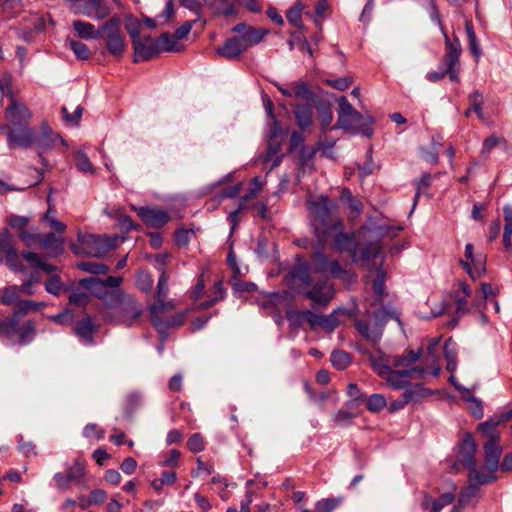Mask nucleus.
Here are the masks:
<instances>
[{
  "label": "nucleus",
  "mask_w": 512,
  "mask_h": 512,
  "mask_svg": "<svg viewBox=\"0 0 512 512\" xmlns=\"http://www.w3.org/2000/svg\"><path fill=\"white\" fill-rule=\"evenodd\" d=\"M144 307L134 296L120 290L102 312L105 321L131 327L143 314Z\"/></svg>",
  "instance_id": "nucleus-1"
},
{
  "label": "nucleus",
  "mask_w": 512,
  "mask_h": 512,
  "mask_svg": "<svg viewBox=\"0 0 512 512\" xmlns=\"http://www.w3.org/2000/svg\"><path fill=\"white\" fill-rule=\"evenodd\" d=\"M374 322L368 323L364 320H356L357 331L367 340L377 343L383 334V327L389 319L400 322L397 313L387 307H382L373 312Z\"/></svg>",
  "instance_id": "nucleus-2"
},
{
  "label": "nucleus",
  "mask_w": 512,
  "mask_h": 512,
  "mask_svg": "<svg viewBox=\"0 0 512 512\" xmlns=\"http://www.w3.org/2000/svg\"><path fill=\"white\" fill-rule=\"evenodd\" d=\"M315 236L319 242V244H325L328 241L332 240L334 246L339 251H349L353 249L355 235L347 234L342 232V221L336 220L331 222L330 226L325 227L320 230L319 227L315 228Z\"/></svg>",
  "instance_id": "nucleus-3"
},
{
  "label": "nucleus",
  "mask_w": 512,
  "mask_h": 512,
  "mask_svg": "<svg viewBox=\"0 0 512 512\" xmlns=\"http://www.w3.org/2000/svg\"><path fill=\"white\" fill-rule=\"evenodd\" d=\"M78 241L87 255L101 258L109 251L115 249L123 241V238L119 236L108 237L106 235L89 234L85 236L79 235Z\"/></svg>",
  "instance_id": "nucleus-4"
},
{
  "label": "nucleus",
  "mask_w": 512,
  "mask_h": 512,
  "mask_svg": "<svg viewBox=\"0 0 512 512\" xmlns=\"http://www.w3.org/2000/svg\"><path fill=\"white\" fill-rule=\"evenodd\" d=\"M0 130L6 136L10 148L27 149L35 142L36 130L28 125H2Z\"/></svg>",
  "instance_id": "nucleus-5"
},
{
  "label": "nucleus",
  "mask_w": 512,
  "mask_h": 512,
  "mask_svg": "<svg viewBox=\"0 0 512 512\" xmlns=\"http://www.w3.org/2000/svg\"><path fill=\"white\" fill-rule=\"evenodd\" d=\"M335 207V203L330 201L324 195H320L316 198H310L308 200V212L314 221V229L319 227L320 230H322L331 225L329 217Z\"/></svg>",
  "instance_id": "nucleus-6"
},
{
  "label": "nucleus",
  "mask_w": 512,
  "mask_h": 512,
  "mask_svg": "<svg viewBox=\"0 0 512 512\" xmlns=\"http://www.w3.org/2000/svg\"><path fill=\"white\" fill-rule=\"evenodd\" d=\"M337 103V122L334 128L353 130L358 126L360 127L361 121L365 117L350 104L348 99L345 96H341L338 98Z\"/></svg>",
  "instance_id": "nucleus-7"
},
{
  "label": "nucleus",
  "mask_w": 512,
  "mask_h": 512,
  "mask_svg": "<svg viewBox=\"0 0 512 512\" xmlns=\"http://www.w3.org/2000/svg\"><path fill=\"white\" fill-rule=\"evenodd\" d=\"M494 479L493 475H486L480 471H472L468 474L469 485L462 489L459 494L460 506L470 503L473 499L480 497V486Z\"/></svg>",
  "instance_id": "nucleus-8"
},
{
  "label": "nucleus",
  "mask_w": 512,
  "mask_h": 512,
  "mask_svg": "<svg viewBox=\"0 0 512 512\" xmlns=\"http://www.w3.org/2000/svg\"><path fill=\"white\" fill-rule=\"evenodd\" d=\"M80 286L89 290L93 295L103 301L105 307L114 299L120 289L108 290L104 280L97 277H88L79 281Z\"/></svg>",
  "instance_id": "nucleus-9"
},
{
  "label": "nucleus",
  "mask_w": 512,
  "mask_h": 512,
  "mask_svg": "<svg viewBox=\"0 0 512 512\" xmlns=\"http://www.w3.org/2000/svg\"><path fill=\"white\" fill-rule=\"evenodd\" d=\"M424 369L422 367H413L412 369H390L387 374L380 378L386 381V384L394 390L406 388L408 386V378H411L414 373L422 374Z\"/></svg>",
  "instance_id": "nucleus-10"
},
{
  "label": "nucleus",
  "mask_w": 512,
  "mask_h": 512,
  "mask_svg": "<svg viewBox=\"0 0 512 512\" xmlns=\"http://www.w3.org/2000/svg\"><path fill=\"white\" fill-rule=\"evenodd\" d=\"M31 116L32 114L25 104L18 102L13 97L11 98V103L7 106L5 110V117L8 121L6 125H27Z\"/></svg>",
  "instance_id": "nucleus-11"
},
{
  "label": "nucleus",
  "mask_w": 512,
  "mask_h": 512,
  "mask_svg": "<svg viewBox=\"0 0 512 512\" xmlns=\"http://www.w3.org/2000/svg\"><path fill=\"white\" fill-rule=\"evenodd\" d=\"M65 145L64 140L59 134L55 133L46 122L41 124V130L36 132L34 146L37 148L39 155L42 152L52 149L57 143Z\"/></svg>",
  "instance_id": "nucleus-12"
},
{
  "label": "nucleus",
  "mask_w": 512,
  "mask_h": 512,
  "mask_svg": "<svg viewBox=\"0 0 512 512\" xmlns=\"http://www.w3.org/2000/svg\"><path fill=\"white\" fill-rule=\"evenodd\" d=\"M305 296L311 299L314 305L325 307L334 297V290L328 281H320L307 290Z\"/></svg>",
  "instance_id": "nucleus-13"
},
{
  "label": "nucleus",
  "mask_w": 512,
  "mask_h": 512,
  "mask_svg": "<svg viewBox=\"0 0 512 512\" xmlns=\"http://www.w3.org/2000/svg\"><path fill=\"white\" fill-rule=\"evenodd\" d=\"M136 211L142 221L152 228H160L170 219L166 211L157 207H140Z\"/></svg>",
  "instance_id": "nucleus-14"
},
{
  "label": "nucleus",
  "mask_w": 512,
  "mask_h": 512,
  "mask_svg": "<svg viewBox=\"0 0 512 512\" xmlns=\"http://www.w3.org/2000/svg\"><path fill=\"white\" fill-rule=\"evenodd\" d=\"M174 308L175 303L166 299H157L156 303L150 306L151 321L159 332L163 333L166 326L162 315L173 311Z\"/></svg>",
  "instance_id": "nucleus-15"
},
{
  "label": "nucleus",
  "mask_w": 512,
  "mask_h": 512,
  "mask_svg": "<svg viewBox=\"0 0 512 512\" xmlns=\"http://www.w3.org/2000/svg\"><path fill=\"white\" fill-rule=\"evenodd\" d=\"M476 443L470 435H467L460 446L458 462L464 465L469 472L478 471L475 461Z\"/></svg>",
  "instance_id": "nucleus-16"
},
{
  "label": "nucleus",
  "mask_w": 512,
  "mask_h": 512,
  "mask_svg": "<svg viewBox=\"0 0 512 512\" xmlns=\"http://www.w3.org/2000/svg\"><path fill=\"white\" fill-rule=\"evenodd\" d=\"M159 53L158 39L154 40L150 36L145 37L140 43H135L134 62L150 60Z\"/></svg>",
  "instance_id": "nucleus-17"
},
{
  "label": "nucleus",
  "mask_w": 512,
  "mask_h": 512,
  "mask_svg": "<svg viewBox=\"0 0 512 512\" xmlns=\"http://www.w3.org/2000/svg\"><path fill=\"white\" fill-rule=\"evenodd\" d=\"M499 441H486L484 444V468L489 472L488 475H493L499 466V459L502 453V447L498 444Z\"/></svg>",
  "instance_id": "nucleus-18"
},
{
  "label": "nucleus",
  "mask_w": 512,
  "mask_h": 512,
  "mask_svg": "<svg viewBox=\"0 0 512 512\" xmlns=\"http://www.w3.org/2000/svg\"><path fill=\"white\" fill-rule=\"evenodd\" d=\"M441 31L445 39V63L448 68L459 66V57L462 49L460 41L455 38L453 41L449 38L444 28L441 26Z\"/></svg>",
  "instance_id": "nucleus-19"
},
{
  "label": "nucleus",
  "mask_w": 512,
  "mask_h": 512,
  "mask_svg": "<svg viewBox=\"0 0 512 512\" xmlns=\"http://www.w3.org/2000/svg\"><path fill=\"white\" fill-rule=\"evenodd\" d=\"M380 253V246L376 242L367 245L355 244L351 250V258L353 262H368Z\"/></svg>",
  "instance_id": "nucleus-20"
},
{
  "label": "nucleus",
  "mask_w": 512,
  "mask_h": 512,
  "mask_svg": "<svg viewBox=\"0 0 512 512\" xmlns=\"http://www.w3.org/2000/svg\"><path fill=\"white\" fill-rule=\"evenodd\" d=\"M368 360L372 370L379 376H384L391 369V355L381 350L369 353Z\"/></svg>",
  "instance_id": "nucleus-21"
},
{
  "label": "nucleus",
  "mask_w": 512,
  "mask_h": 512,
  "mask_svg": "<svg viewBox=\"0 0 512 512\" xmlns=\"http://www.w3.org/2000/svg\"><path fill=\"white\" fill-rule=\"evenodd\" d=\"M459 263L472 279H477L485 272L486 256L477 253L471 260L464 261L461 259Z\"/></svg>",
  "instance_id": "nucleus-22"
},
{
  "label": "nucleus",
  "mask_w": 512,
  "mask_h": 512,
  "mask_svg": "<svg viewBox=\"0 0 512 512\" xmlns=\"http://www.w3.org/2000/svg\"><path fill=\"white\" fill-rule=\"evenodd\" d=\"M423 354V349L420 348L417 351L409 350L404 355H391V368L400 369H412L413 364L420 359Z\"/></svg>",
  "instance_id": "nucleus-23"
},
{
  "label": "nucleus",
  "mask_w": 512,
  "mask_h": 512,
  "mask_svg": "<svg viewBox=\"0 0 512 512\" xmlns=\"http://www.w3.org/2000/svg\"><path fill=\"white\" fill-rule=\"evenodd\" d=\"M293 114L297 125L302 131H305L313 123V106L311 104H297L293 108Z\"/></svg>",
  "instance_id": "nucleus-24"
},
{
  "label": "nucleus",
  "mask_w": 512,
  "mask_h": 512,
  "mask_svg": "<svg viewBox=\"0 0 512 512\" xmlns=\"http://www.w3.org/2000/svg\"><path fill=\"white\" fill-rule=\"evenodd\" d=\"M245 51L240 38L232 37L222 46L216 48V53L227 59H236Z\"/></svg>",
  "instance_id": "nucleus-25"
},
{
  "label": "nucleus",
  "mask_w": 512,
  "mask_h": 512,
  "mask_svg": "<svg viewBox=\"0 0 512 512\" xmlns=\"http://www.w3.org/2000/svg\"><path fill=\"white\" fill-rule=\"evenodd\" d=\"M455 495L451 492L443 493L438 499H433L429 495H425L421 504L422 508L430 512H440L445 506L453 503Z\"/></svg>",
  "instance_id": "nucleus-26"
},
{
  "label": "nucleus",
  "mask_w": 512,
  "mask_h": 512,
  "mask_svg": "<svg viewBox=\"0 0 512 512\" xmlns=\"http://www.w3.org/2000/svg\"><path fill=\"white\" fill-rule=\"evenodd\" d=\"M267 33L268 30L263 28H248L244 33H242L238 37L240 38V41L246 51L248 48L260 43L263 40V38L267 35Z\"/></svg>",
  "instance_id": "nucleus-27"
},
{
  "label": "nucleus",
  "mask_w": 512,
  "mask_h": 512,
  "mask_svg": "<svg viewBox=\"0 0 512 512\" xmlns=\"http://www.w3.org/2000/svg\"><path fill=\"white\" fill-rule=\"evenodd\" d=\"M73 29L82 39H99L100 32L92 23L81 20H75L72 23Z\"/></svg>",
  "instance_id": "nucleus-28"
},
{
  "label": "nucleus",
  "mask_w": 512,
  "mask_h": 512,
  "mask_svg": "<svg viewBox=\"0 0 512 512\" xmlns=\"http://www.w3.org/2000/svg\"><path fill=\"white\" fill-rule=\"evenodd\" d=\"M36 325L32 320H28L22 325L17 320V327H15V336H18V341L21 344H28L32 342L35 337Z\"/></svg>",
  "instance_id": "nucleus-29"
},
{
  "label": "nucleus",
  "mask_w": 512,
  "mask_h": 512,
  "mask_svg": "<svg viewBox=\"0 0 512 512\" xmlns=\"http://www.w3.org/2000/svg\"><path fill=\"white\" fill-rule=\"evenodd\" d=\"M100 38L109 39L121 35V20L118 16L111 17L99 27Z\"/></svg>",
  "instance_id": "nucleus-30"
},
{
  "label": "nucleus",
  "mask_w": 512,
  "mask_h": 512,
  "mask_svg": "<svg viewBox=\"0 0 512 512\" xmlns=\"http://www.w3.org/2000/svg\"><path fill=\"white\" fill-rule=\"evenodd\" d=\"M283 141L281 140H268V147L267 152L264 157V162H272V165L270 166V171L274 169L275 167L279 166L282 161V155H280V147Z\"/></svg>",
  "instance_id": "nucleus-31"
},
{
  "label": "nucleus",
  "mask_w": 512,
  "mask_h": 512,
  "mask_svg": "<svg viewBox=\"0 0 512 512\" xmlns=\"http://www.w3.org/2000/svg\"><path fill=\"white\" fill-rule=\"evenodd\" d=\"M43 302H35L32 300H20L13 309V313L10 318H16L20 320L22 316H25L30 311H37L44 307Z\"/></svg>",
  "instance_id": "nucleus-32"
},
{
  "label": "nucleus",
  "mask_w": 512,
  "mask_h": 512,
  "mask_svg": "<svg viewBox=\"0 0 512 512\" xmlns=\"http://www.w3.org/2000/svg\"><path fill=\"white\" fill-rule=\"evenodd\" d=\"M508 419L503 418V414L497 421L488 420L480 423L478 429L488 438L487 441H499L500 433L497 430L498 425L501 422L507 421Z\"/></svg>",
  "instance_id": "nucleus-33"
},
{
  "label": "nucleus",
  "mask_w": 512,
  "mask_h": 512,
  "mask_svg": "<svg viewBox=\"0 0 512 512\" xmlns=\"http://www.w3.org/2000/svg\"><path fill=\"white\" fill-rule=\"evenodd\" d=\"M95 326L90 318H86L79 322L75 327L76 335L85 343L91 344L93 342V334Z\"/></svg>",
  "instance_id": "nucleus-34"
},
{
  "label": "nucleus",
  "mask_w": 512,
  "mask_h": 512,
  "mask_svg": "<svg viewBox=\"0 0 512 512\" xmlns=\"http://www.w3.org/2000/svg\"><path fill=\"white\" fill-rule=\"evenodd\" d=\"M403 389L404 392L402 393L400 398H402L406 404L430 394V391L428 389L423 388L421 385L418 384L411 385L410 382H408V386H406V388Z\"/></svg>",
  "instance_id": "nucleus-35"
},
{
  "label": "nucleus",
  "mask_w": 512,
  "mask_h": 512,
  "mask_svg": "<svg viewBox=\"0 0 512 512\" xmlns=\"http://www.w3.org/2000/svg\"><path fill=\"white\" fill-rule=\"evenodd\" d=\"M159 51L161 52H179L182 46L178 43V39L175 35L169 33H163L158 38Z\"/></svg>",
  "instance_id": "nucleus-36"
},
{
  "label": "nucleus",
  "mask_w": 512,
  "mask_h": 512,
  "mask_svg": "<svg viewBox=\"0 0 512 512\" xmlns=\"http://www.w3.org/2000/svg\"><path fill=\"white\" fill-rule=\"evenodd\" d=\"M41 245L54 255L60 254L63 251V239L57 237L54 233L45 234L41 239Z\"/></svg>",
  "instance_id": "nucleus-37"
},
{
  "label": "nucleus",
  "mask_w": 512,
  "mask_h": 512,
  "mask_svg": "<svg viewBox=\"0 0 512 512\" xmlns=\"http://www.w3.org/2000/svg\"><path fill=\"white\" fill-rule=\"evenodd\" d=\"M504 213V233H503V243L507 250H509L512 246V208L510 206H505L503 208Z\"/></svg>",
  "instance_id": "nucleus-38"
},
{
  "label": "nucleus",
  "mask_w": 512,
  "mask_h": 512,
  "mask_svg": "<svg viewBox=\"0 0 512 512\" xmlns=\"http://www.w3.org/2000/svg\"><path fill=\"white\" fill-rule=\"evenodd\" d=\"M343 311H344V309L337 308L332 313H330L328 315L320 314V328H322L328 332L334 331L340 324L338 314Z\"/></svg>",
  "instance_id": "nucleus-39"
},
{
  "label": "nucleus",
  "mask_w": 512,
  "mask_h": 512,
  "mask_svg": "<svg viewBox=\"0 0 512 512\" xmlns=\"http://www.w3.org/2000/svg\"><path fill=\"white\" fill-rule=\"evenodd\" d=\"M106 46L108 51L116 58H120L125 51V40L124 36L121 34L116 37H112L106 39Z\"/></svg>",
  "instance_id": "nucleus-40"
},
{
  "label": "nucleus",
  "mask_w": 512,
  "mask_h": 512,
  "mask_svg": "<svg viewBox=\"0 0 512 512\" xmlns=\"http://www.w3.org/2000/svg\"><path fill=\"white\" fill-rule=\"evenodd\" d=\"M214 293L215 295L211 297L210 299L203 301L198 304L197 309L198 310H205L213 305H215L218 301L222 300L225 296V292L223 289L222 281L218 280L214 284Z\"/></svg>",
  "instance_id": "nucleus-41"
},
{
  "label": "nucleus",
  "mask_w": 512,
  "mask_h": 512,
  "mask_svg": "<svg viewBox=\"0 0 512 512\" xmlns=\"http://www.w3.org/2000/svg\"><path fill=\"white\" fill-rule=\"evenodd\" d=\"M20 300V292L17 285L6 287L0 297L1 303L7 306L14 305L15 307Z\"/></svg>",
  "instance_id": "nucleus-42"
},
{
  "label": "nucleus",
  "mask_w": 512,
  "mask_h": 512,
  "mask_svg": "<svg viewBox=\"0 0 512 512\" xmlns=\"http://www.w3.org/2000/svg\"><path fill=\"white\" fill-rule=\"evenodd\" d=\"M77 267L84 272L94 275H104L109 272V267L103 263L84 261L77 264Z\"/></svg>",
  "instance_id": "nucleus-43"
},
{
  "label": "nucleus",
  "mask_w": 512,
  "mask_h": 512,
  "mask_svg": "<svg viewBox=\"0 0 512 512\" xmlns=\"http://www.w3.org/2000/svg\"><path fill=\"white\" fill-rule=\"evenodd\" d=\"M15 327H17L16 318L0 319V337H5L8 340H14Z\"/></svg>",
  "instance_id": "nucleus-44"
},
{
  "label": "nucleus",
  "mask_w": 512,
  "mask_h": 512,
  "mask_svg": "<svg viewBox=\"0 0 512 512\" xmlns=\"http://www.w3.org/2000/svg\"><path fill=\"white\" fill-rule=\"evenodd\" d=\"M432 175L429 173L424 174L419 180H416L414 182V186L416 189V194L413 201V209H415L418 199L421 195L425 194V190L431 185L432 183Z\"/></svg>",
  "instance_id": "nucleus-45"
},
{
  "label": "nucleus",
  "mask_w": 512,
  "mask_h": 512,
  "mask_svg": "<svg viewBox=\"0 0 512 512\" xmlns=\"http://www.w3.org/2000/svg\"><path fill=\"white\" fill-rule=\"evenodd\" d=\"M465 30L467 33L469 49L475 58H479L482 55V50L479 46L475 31L470 22H466Z\"/></svg>",
  "instance_id": "nucleus-46"
},
{
  "label": "nucleus",
  "mask_w": 512,
  "mask_h": 512,
  "mask_svg": "<svg viewBox=\"0 0 512 512\" xmlns=\"http://www.w3.org/2000/svg\"><path fill=\"white\" fill-rule=\"evenodd\" d=\"M331 363L338 370H343L351 363V357L342 350L333 351L331 354Z\"/></svg>",
  "instance_id": "nucleus-47"
},
{
  "label": "nucleus",
  "mask_w": 512,
  "mask_h": 512,
  "mask_svg": "<svg viewBox=\"0 0 512 512\" xmlns=\"http://www.w3.org/2000/svg\"><path fill=\"white\" fill-rule=\"evenodd\" d=\"M136 286L139 290L145 293H149L153 288V279L151 275L146 271H138L136 274Z\"/></svg>",
  "instance_id": "nucleus-48"
},
{
  "label": "nucleus",
  "mask_w": 512,
  "mask_h": 512,
  "mask_svg": "<svg viewBox=\"0 0 512 512\" xmlns=\"http://www.w3.org/2000/svg\"><path fill=\"white\" fill-rule=\"evenodd\" d=\"M93 7V19L102 20L111 13V8L103 0H90Z\"/></svg>",
  "instance_id": "nucleus-49"
},
{
  "label": "nucleus",
  "mask_w": 512,
  "mask_h": 512,
  "mask_svg": "<svg viewBox=\"0 0 512 512\" xmlns=\"http://www.w3.org/2000/svg\"><path fill=\"white\" fill-rule=\"evenodd\" d=\"M342 502L341 498L321 499L315 504L316 512H332Z\"/></svg>",
  "instance_id": "nucleus-50"
},
{
  "label": "nucleus",
  "mask_w": 512,
  "mask_h": 512,
  "mask_svg": "<svg viewBox=\"0 0 512 512\" xmlns=\"http://www.w3.org/2000/svg\"><path fill=\"white\" fill-rule=\"evenodd\" d=\"M286 318L292 328H300L306 319V310H288Z\"/></svg>",
  "instance_id": "nucleus-51"
},
{
  "label": "nucleus",
  "mask_w": 512,
  "mask_h": 512,
  "mask_svg": "<svg viewBox=\"0 0 512 512\" xmlns=\"http://www.w3.org/2000/svg\"><path fill=\"white\" fill-rule=\"evenodd\" d=\"M5 256L6 263L11 270L15 272H22L25 270L24 266L21 264L19 260L17 251L13 246H11V248L8 250Z\"/></svg>",
  "instance_id": "nucleus-52"
},
{
  "label": "nucleus",
  "mask_w": 512,
  "mask_h": 512,
  "mask_svg": "<svg viewBox=\"0 0 512 512\" xmlns=\"http://www.w3.org/2000/svg\"><path fill=\"white\" fill-rule=\"evenodd\" d=\"M69 47L76 57L81 60H87L90 57V50L86 44L77 40H70Z\"/></svg>",
  "instance_id": "nucleus-53"
},
{
  "label": "nucleus",
  "mask_w": 512,
  "mask_h": 512,
  "mask_svg": "<svg viewBox=\"0 0 512 512\" xmlns=\"http://www.w3.org/2000/svg\"><path fill=\"white\" fill-rule=\"evenodd\" d=\"M386 406V398L382 394H372L367 399V409L371 412H379Z\"/></svg>",
  "instance_id": "nucleus-54"
},
{
  "label": "nucleus",
  "mask_w": 512,
  "mask_h": 512,
  "mask_svg": "<svg viewBox=\"0 0 512 512\" xmlns=\"http://www.w3.org/2000/svg\"><path fill=\"white\" fill-rule=\"evenodd\" d=\"M66 475L70 482L80 481L85 475L84 463L80 460H76L71 467L67 470Z\"/></svg>",
  "instance_id": "nucleus-55"
},
{
  "label": "nucleus",
  "mask_w": 512,
  "mask_h": 512,
  "mask_svg": "<svg viewBox=\"0 0 512 512\" xmlns=\"http://www.w3.org/2000/svg\"><path fill=\"white\" fill-rule=\"evenodd\" d=\"M12 246V237L7 228H3L0 232V263H2L4 256Z\"/></svg>",
  "instance_id": "nucleus-56"
},
{
  "label": "nucleus",
  "mask_w": 512,
  "mask_h": 512,
  "mask_svg": "<svg viewBox=\"0 0 512 512\" xmlns=\"http://www.w3.org/2000/svg\"><path fill=\"white\" fill-rule=\"evenodd\" d=\"M328 258L321 252H316L312 258V269L316 272H326L329 268Z\"/></svg>",
  "instance_id": "nucleus-57"
},
{
  "label": "nucleus",
  "mask_w": 512,
  "mask_h": 512,
  "mask_svg": "<svg viewBox=\"0 0 512 512\" xmlns=\"http://www.w3.org/2000/svg\"><path fill=\"white\" fill-rule=\"evenodd\" d=\"M441 337H434L429 340V344L426 349L425 354V362H436V359H438L437 349L440 344Z\"/></svg>",
  "instance_id": "nucleus-58"
},
{
  "label": "nucleus",
  "mask_w": 512,
  "mask_h": 512,
  "mask_svg": "<svg viewBox=\"0 0 512 512\" xmlns=\"http://www.w3.org/2000/svg\"><path fill=\"white\" fill-rule=\"evenodd\" d=\"M501 142H505L504 138L497 137L495 135H491L490 137L486 138L483 142V146L481 149V156L484 159H487L490 155L491 150Z\"/></svg>",
  "instance_id": "nucleus-59"
},
{
  "label": "nucleus",
  "mask_w": 512,
  "mask_h": 512,
  "mask_svg": "<svg viewBox=\"0 0 512 512\" xmlns=\"http://www.w3.org/2000/svg\"><path fill=\"white\" fill-rule=\"evenodd\" d=\"M169 293L168 287V277L166 273L163 271L158 279L157 287H156V300L157 299H166Z\"/></svg>",
  "instance_id": "nucleus-60"
},
{
  "label": "nucleus",
  "mask_w": 512,
  "mask_h": 512,
  "mask_svg": "<svg viewBox=\"0 0 512 512\" xmlns=\"http://www.w3.org/2000/svg\"><path fill=\"white\" fill-rule=\"evenodd\" d=\"M75 158V165L80 171L93 172V165L85 153L78 151Z\"/></svg>",
  "instance_id": "nucleus-61"
},
{
  "label": "nucleus",
  "mask_w": 512,
  "mask_h": 512,
  "mask_svg": "<svg viewBox=\"0 0 512 512\" xmlns=\"http://www.w3.org/2000/svg\"><path fill=\"white\" fill-rule=\"evenodd\" d=\"M302 10H303V5L301 3H297L296 5H294L292 8H290L288 11H287V20L295 25V26H299L301 24V17H302Z\"/></svg>",
  "instance_id": "nucleus-62"
},
{
  "label": "nucleus",
  "mask_w": 512,
  "mask_h": 512,
  "mask_svg": "<svg viewBox=\"0 0 512 512\" xmlns=\"http://www.w3.org/2000/svg\"><path fill=\"white\" fill-rule=\"evenodd\" d=\"M269 120H270V124H269L270 127L268 130V137H269L268 140L283 141L284 134H283L280 124L276 121L275 117H273V119H269Z\"/></svg>",
  "instance_id": "nucleus-63"
},
{
  "label": "nucleus",
  "mask_w": 512,
  "mask_h": 512,
  "mask_svg": "<svg viewBox=\"0 0 512 512\" xmlns=\"http://www.w3.org/2000/svg\"><path fill=\"white\" fill-rule=\"evenodd\" d=\"M89 300V295L83 291H73L69 295V302L77 306H85L88 304Z\"/></svg>",
  "instance_id": "nucleus-64"
}]
</instances>
